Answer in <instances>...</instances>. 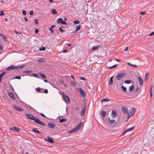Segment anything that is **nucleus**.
<instances>
[{"instance_id": "1", "label": "nucleus", "mask_w": 154, "mask_h": 154, "mask_svg": "<svg viewBox=\"0 0 154 154\" xmlns=\"http://www.w3.org/2000/svg\"><path fill=\"white\" fill-rule=\"evenodd\" d=\"M26 115L28 118L34 120L36 123L42 126H45V125L44 123L42 122L37 117H34L33 116L30 114H26Z\"/></svg>"}, {"instance_id": "2", "label": "nucleus", "mask_w": 154, "mask_h": 154, "mask_svg": "<svg viewBox=\"0 0 154 154\" xmlns=\"http://www.w3.org/2000/svg\"><path fill=\"white\" fill-rule=\"evenodd\" d=\"M82 124V122H80V123L77 125L73 129L71 130L68 131V133H71L74 132L79 130L80 129Z\"/></svg>"}, {"instance_id": "3", "label": "nucleus", "mask_w": 154, "mask_h": 154, "mask_svg": "<svg viewBox=\"0 0 154 154\" xmlns=\"http://www.w3.org/2000/svg\"><path fill=\"white\" fill-rule=\"evenodd\" d=\"M136 111V109L134 107H133L130 110L127 116V120L126 122L132 116H133L135 113V112Z\"/></svg>"}, {"instance_id": "4", "label": "nucleus", "mask_w": 154, "mask_h": 154, "mask_svg": "<svg viewBox=\"0 0 154 154\" xmlns=\"http://www.w3.org/2000/svg\"><path fill=\"white\" fill-rule=\"evenodd\" d=\"M24 66H17L13 65L11 66L6 68V70L7 71L10 70L11 69H20L22 68Z\"/></svg>"}, {"instance_id": "5", "label": "nucleus", "mask_w": 154, "mask_h": 154, "mask_svg": "<svg viewBox=\"0 0 154 154\" xmlns=\"http://www.w3.org/2000/svg\"><path fill=\"white\" fill-rule=\"evenodd\" d=\"M76 90L77 92L79 93L82 97H84L86 96L85 92L81 88H76Z\"/></svg>"}, {"instance_id": "6", "label": "nucleus", "mask_w": 154, "mask_h": 154, "mask_svg": "<svg viewBox=\"0 0 154 154\" xmlns=\"http://www.w3.org/2000/svg\"><path fill=\"white\" fill-rule=\"evenodd\" d=\"M125 75V73H121L117 74L116 76V78L117 80H119L124 77Z\"/></svg>"}, {"instance_id": "7", "label": "nucleus", "mask_w": 154, "mask_h": 154, "mask_svg": "<svg viewBox=\"0 0 154 154\" xmlns=\"http://www.w3.org/2000/svg\"><path fill=\"white\" fill-rule=\"evenodd\" d=\"M57 23L58 24L61 23L62 24L65 25L67 24V23L63 21L62 18H59L57 20Z\"/></svg>"}, {"instance_id": "8", "label": "nucleus", "mask_w": 154, "mask_h": 154, "mask_svg": "<svg viewBox=\"0 0 154 154\" xmlns=\"http://www.w3.org/2000/svg\"><path fill=\"white\" fill-rule=\"evenodd\" d=\"M13 108L17 111H23V109L15 105L13 106Z\"/></svg>"}, {"instance_id": "9", "label": "nucleus", "mask_w": 154, "mask_h": 154, "mask_svg": "<svg viewBox=\"0 0 154 154\" xmlns=\"http://www.w3.org/2000/svg\"><path fill=\"white\" fill-rule=\"evenodd\" d=\"M47 138L48 139H45V141H48L51 143H52L54 142V141L52 137H50L49 136H48Z\"/></svg>"}, {"instance_id": "10", "label": "nucleus", "mask_w": 154, "mask_h": 154, "mask_svg": "<svg viewBox=\"0 0 154 154\" xmlns=\"http://www.w3.org/2000/svg\"><path fill=\"white\" fill-rule=\"evenodd\" d=\"M86 108V106H85L82 109L81 111L80 112V115L81 116H82L85 115Z\"/></svg>"}, {"instance_id": "11", "label": "nucleus", "mask_w": 154, "mask_h": 154, "mask_svg": "<svg viewBox=\"0 0 154 154\" xmlns=\"http://www.w3.org/2000/svg\"><path fill=\"white\" fill-rule=\"evenodd\" d=\"M117 115V112L116 110H113L112 111V112L111 113V115L112 116V117L113 118H114L116 117Z\"/></svg>"}, {"instance_id": "12", "label": "nucleus", "mask_w": 154, "mask_h": 154, "mask_svg": "<svg viewBox=\"0 0 154 154\" xmlns=\"http://www.w3.org/2000/svg\"><path fill=\"white\" fill-rule=\"evenodd\" d=\"M10 130L11 131H16L17 132H18L20 130V129L17 128L15 127H14L13 128H10Z\"/></svg>"}, {"instance_id": "13", "label": "nucleus", "mask_w": 154, "mask_h": 154, "mask_svg": "<svg viewBox=\"0 0 154 154\" xmlns=\"http://www.w3.org/2000/svg\"><path fill=\"white\" fill-rule=\"evenodd\" d=\"M46 59L45 58H40L37 60L38 62H43L46 61Z\"/></svg>"}, {"instance_id": "14", "label": "nucleus", "mask_w": 154, "mask_h": 154, "mask_svg": "<svg viewBox=\"0 0 154 154\" xmlns=\"http://www.w3.org/2000/svg\"><path fill=\"white\" fill-rule=\"evenodd\" d=\"M134 128V126H133V127H131V128H128L124 132V134H123V135H124V134L125 133H126V132H128V131H132L133 129Z\"/></svg>"}, {"instance_id": "15", "label": "nucleus", "mask_w": 154, "mask_h": 154, "mask_svg": "<svg viewBox=\"0 0 154 154\" xmlns=\"http://www.w3.org/2000/svg\"><path fill=\"white\" fill-rule=\"evenodd\" d=\"M48 126L49 128H53L55 127V125L53 124H48Z\"/></svg>"}, {"instance_id": "16", "label": "nucleus", "mask_w": 154, "mask_h": 154, "mask_svg": "<svg viewBox=\"0 0 154 154\" xmlns=\"http://www.w3.org/2000/svg\"><path fill=\"white\" fill-rule=\"evenodd\" d=\"M138 79L140 84V85H142L143 84V81L142 78L140 76H138Z\"/></svg>"}, {"instance_id": "17", "label": "nucleus", "mask_w": 154, "mask_h": 154, "mask_svg": "<svg viewBox=\"0 0 154 154\" xmlns=\"http://www.w3.org/2000/svg\"><path fill=\"white\" fill-rule=\"evenodd\" d=\"M122 110L124 114H126L128 113V112H127V108L125 107H124L122 108Z\"/></svg>"}, {"instance_id": "18", "label": "nucleus", "mask_w": 154, "mask_h": 154, "mask_svg": "<svg viewBox=\"0 0 154 154\" xmlns=\"http://www.w3.org/2000/svg\"><path fill=\"white\" fill-rule=\"evenodd\" d=\"M100 115L103 117H104L106 115V112L104 111H101L100 112Z\"/></svg>"}, {"instance_id": "19", "label": "nucleus", "mask_w": 154, "mask_h": 154, "mask_svg": "<svg viewBox=\"0 0 154 154\" xmlns=\"http://www.w3.org/2000/svg\"><path fill=\"white\" fill-rule=\"evenodd\" d=\"M100 46V45H96L93 46L92 47V50H94L97 49Z\"/></svg>"}, {"instance_id": "20", "label": "nucleus", "mask_w": 154, "mask_h": 154, "mask_svg": "<svg viewBox=\"0 0 154 154\" xmlns=\"http://www.w3.org/2000/svg\"><path fill=\"white\" fill-rule=\"evenodd\" d=\"M9 95L10 97L13 100H15V98L14 97V95L12 93H9Z\"/></svg>"}, {"instance_id": "21", "label": "nucleus", "mask_w": 154, "mask_h": 154, "mask_svg": "<svg viewBox=\"0 0 154 154\" xmlns=\"http://www.w3.org/2000/svg\"><path fill=\"white\" fill-rule=\"evenodd\" d=\"M32 131L35 133H36L38 134L40 133L41 132L37 130L36 128H34L32 129Z\"/></svg>"}, {"instance_id": "22", "label": "nucleus", "mask_w": 154, "mask_h": 154, "mask_svg": "<svg viewBox=\"0 0 154 154\" xmlns=\"http://www.w3.org/2000/svg\"><path fill=\"white\" fill-rule=\"evenodd\" d=\"M81 27V26L80 25L77 26L75 27V32H74V33L77 32L78 30H79Z\"/></svg>"}, {"instance_id": "23", "label": "nucleus", "mask_w": 154, "mask_h": 154, "mask_svg": "<svg viewBox=\"0 0 154 154\" xmlns=\"http://www.w3.org/2000/svg\"><path fill=\"white\" fill-rule=\"evenodd\" d=\"M109 122L110 124H112L115 123V120L114 119H109Z\"/></svg>"}, {"instance_id": "24", "label": "nucleus", "mask_w": 154, "mask_h": 154, "mask_svg": "<svg viewBox=\"0 0 154 154\" xmlns=\"http://www.w3.org/2000/svg\"><path fill=\"white\" fill-rule=\"evenodd\" d=\"M63 95L64 99L66 102H67V96L65 94L63 93Z\"/></svg>"}, {"instance_id": "25", "label": "nucleus", "mask_w": 154, "mask_h": 154, "mask_svg": "<svg viewBox=\"0 0 154 154\" xmlns=\"http://www.w3.org/2000/svg\"><path fill=\"white\" fill-rule=\"evenodd\" d=\"M113 76L111 77L110 79V80L109 82V84L112 85L113 84Z\"/></svg>"}, {"instance_id": "26", "label": "nucleus", "mask_w": 154, "mask_h": 154, "mask_svg": "<svg viewBox=\"0 0 154 154\" xmlns=\"http://www.w3.org/2000/svg\"><path fill=\"white\" fill-rule=\"evenodd\" d=\"M51 11L52 14H57V13L56 10L54 9H52Z\"/></svg>"}, {"instance_id": "27", "label": "nucleus", "mask_w": 154, "mask_h": 154, "mask_svg": "<svg viewBox=\"0 0 154 154\" xmlns=\"http://www.w3.org/2000/svg\"><path fill=\"white\" fill-rule=\"evenodd\" d=\"M127 63L128 65H129L132 66L134 67H137V66L136 65H133L132 64H131V63H130L129 62H127Z\"/></svg>"}, {"instance_id": "28", "label": "nucleus", "mask_w": 154, "mask_h": 154, "mask_svg": "<svg viewBox=\"0 0 154 154\" xmlns=\"http://www.w3.org/2000/svg\"><path fill=\"white\" fill-rule=\"evenodd\" d=\"M134 86L133 85H131V86H130V87H129V90L130 91H132V90L134 89Z\"/></svg>"}, {"instance_id": "29", "label": "nucleus", "mask_w": 154, "mask_h": 154, "mask_svg": "<svg viewBox=\"0 0 154 154\" xmlns=\"http://www.w3.org/2000/svg\"><path fill=\"white\" fill-rule=\"evenodd\" d=\"M109 101V100L108 99L103 98L101 102H103H103H108Z\"/></svg>"}, {"instance_id": "30", "label": "nucleus", "mask_w": 154, "mask_h": 154, "mask_svg": "<svg viewBox=\"0 0 154 154\" xmlns=\"http://www.w3.org/2000/svg\"><path fill=\"white\" fill-rule=\"evenodd\" d=\"M71 84L73 86H75L76 85V83L75 82H71Z\"/></svg>"}, {"instance_id": "31", "label": "nucleus", "mask_w": 154, "mask_h": 154, "mask_svg": "<svg viewBox=\"0 0 154 154\" xmlns=\"http://www.w3.org/2000/svg\"><path fill=\"white\" fill-rule=\"evenodd\" d=\"M59 120H60V123H63V122L66 121V119H60Z\"/></svg>"}, {"instance_id": "32", "label": "nucleus", "mask_w": 154, "mask_h": 154, "mask_svg": "<svg viewBox=\"0 0 154 154\" xmlns=\"http://www.w3.org/2000/svg\"><path fill=\"white\" fill-rule=\"evenodd\" d=\"M122 89L123 91H124L125 92L127 91V89L126 87H125L124 86H122Z\"/></svg>"}, {"instance_id": "33", "label": "nucleus", "mask_w": 154, "mask_h": 154, "mask_svg": "<svg viewBox=\"0 0 154 154\" xmlns=\"http://www.w3.org/2000/svg\"><path fill=\"white\" fill-rule=\"evenodd\" d=\"M149 74L148 73H146L145 76V79L146 80L149 77Z\"/></svg>"}, {"instance_id": "34", "label": "nucleus", "mask_w": 154, "mask_h": 154, "mask_svg": "<svg viewBox=\"0 0 154 154\" xmlns=\"http://www.w3.org/2000/svg\"><path fill=\"white\" fill-rule=\"evenodd\" d=\"M126 84H129L131 82V81L130 80H126L124 82Z\"/></svg>"}, {"instance_id": "35", "label": "nucleus", "mask_w": 154, "mask_h": 154, "mask_svg": "<svg viewBox=\"0 0 154 154\" xmlns=\"http://www.w3.org/2000/svg\"><path fill=\"white\" fill-rule=\"evenodd\" d=\"M5 72H3L1 74H0V77L2 78L3 75L5 74Z\"/></svg>"}, {"instance_id": "36", "label": "nucleus", "mask_w": 154, "mask_h": 154, "mask_svg": "<svg viewBox=\"0 0 154 154\" xmlns=\"http://www.w3.org/2000/svg\"><path fill=\"white\" fill-rule=\"evenodd\" d=\"M45 49H46V48L45 47H43L42 48H39V50L40 51H45Z\"/></svg>"}, {"instance_id": "37", "label": "nucleus", "mask_w": 154, "mask_h": 154, "mask_svg": "<svg viewBox=\"0 0 154 154\" xmlns=\"http://www.w3.org/2000/svg\"><path fill=\"white\" fill-rule=\"evenodd\" d=\"M3 38L4 41H7V38L6 36L5 35H3Z\"/></svg>"}, {"instance_id": "38", "label": "nucleus", "mask_w": 154, "mask_h": 154, "mask_svg": "<svg viewBox=\"0 0 154 154\" xmlns=\"http://www.w3.org/2000/svg\"><path fill=\"white\" fill-rule=\"evenodd\" d=\"M23 72L26 73L27 74H29L31 72V71L30 70H27L24 71Z\"/></svg>"}, {"instance_id": "39", "label": "nucleus", "mask_w": 154, "mask_h": 154, "mask_svg": "<svg viewBox=\"0 0 154 154\" xmlns=\"http://www.w3.org/2000/svg\"><path fill=\"white\" fill-rule=\"evenodd\" d=\"M74 23L75 24H77L79 23V22L78 20H75L74 21Z\"/></svg>"}, {"instance_id": "40", "label": "nucleus", "mask_w": 154, "mask_h": 154, "mask_svg": "<svg viewBox=\"0 0 154 154\" xmlns=\"http://www.w3.org/2000/svg\"><path fill=\"white\" fill-rule=\"evenodd\" d=\"M26 108L28 109H33L32 107L29 105H27L26 106Z\"/></svg>"}, {"instance_id": "41", "label": "nucleus", "mask_w": 154, "mask_h": 154, "mask_svg": "<svg viewBox=\"0 0 154 154\" xmlns=\"http://www.w3.org/2000/svg\"><path fill=\"white\" fill-rule=\"evenodd\" d=\"M35 90L39 92H40L41 89L40 87H38L35 88Z\"/></svg>"}, {"instance_id": "42", "label": "nucleus", "mask_w": 154, "mask_h": 154, "mask_svg": "<svg viewBox=\"0 0 154 154\" xmlns=\"http://www.w3.org/2000/svg\"><path fill=\"white\" fill-rule=\"evenodd\" d=\"M22 13L23 15H26V11L24 10L22 11Z\"/></svg>"}, {"instance_id": "43", "label": "nucleus", "mask_w": 154, "mask_h": 154, "mask_svg": "<svg viewBox=\"0 0 154 154\" xmlns=\"http://www.w3.org/2000/svg\"><path fill=\"white\" fill-rule=\"evenodd\" d=\"M40 75L42 77L44 78H45L46 79V76L45 75H44V74H40Z\"/></svg>"}, {"instance_id": "44", "label": "nucleus", "mask_w": 154, "mask_h": 154, "mask_svg": "<svg viewBox=\"0 0 154 154\" xmlns=\"http://www.w3.org/2000/svg\"><path fill=\"white\" fill-rule=\"evenodd\" d=\"M21 77L20 76H16L14 77V79H21Z\"/></svg>"}, {"instance_id": "45", "label": "nucleus", "mask_w": 154, "mask_h": 154, "mask_svg": "<svg viewBox=\"0 0 154 154\" xmlns=\"http://www.w3.org/2000/svg\"><path fill=\"white\" fill-rule=\"evenodd\" d=\"M35 22L36 24H38V20L37 19H35Z\"/></svg>"}, {"instance_id": "46", "label": "nucleus", "mask_w": 154, "mask_h": 154, "mask_svg": "<svg viewBox=\"0 0 154 154\" xmlns=\"http://www.w3.org/2000/svg\"><path fill=\"white\" fill-rule=\"evenodd\" d=\"M116 66H117V65L116 64L114 65L113 66H112L109 67V69L112 68H114V67H116Z\"/></svg>"}, {"instance_id": "47", "label": "nucleus", "mask_w": 154, "mask_h": 154, "mask_svg": "<svg viewBox=\"0 0 154 154\" xmlns=\"http://www.w3.org/2000/svg\"><path fill=\"white\" fill-rule=\"evenodd\" d=\"M4 12L3 11H0V15H2L4 14Z\"/></svg>"}, {"instance_id": "48", "label": "nucleus", "mask_w": 154, "mask_h": 154, "mask_svg": "<svg viewBox=\"0 0 154 154\" xmlns=\"http://www.w3.org/2000/svg\"><path fill=\"white\" fill-rule=\"evenodd\" d=\"M49 30L52 33H53L54 32V31L53 30L52 28H49Z\"/></svg>"}, {"instance_id": "49", "label": "nucleus", "mask_w": 154, "mask_h": 154, "mask_svg": "<svg viewBox=\"0 0 154 154\" xmlns=\"http://www.w3.org/2000/svg\"><path fill=\"white\" fill-rule=\"evenodd\" d=\"M149 36H152L153 35H154V31L151 32L150 33L149 35Z\"/></svg>"}, {"instance_id": "50", "label": "nucleus", "mask_w": 154, "mask_h": 154, "mask_svg": "<svg viewBox=\"0 0 154 154\" xmlns=\"http://www.w3.org/2000/svg\"><path fill=\"white\" fill-rule=\"evenodd\" d=\"M59 30L61 32H64L65 31L63 30L61 27H59Z\"/></svg>"}, {"instance_id": "51", "label": "nucleus", "mask_w": 154, "mask_h": 154, "mask_svg": "<svg viewBox=\"0 0 154 154\" xmlns=\"http://www.w3.org/2000/svg\"><path fill=\"white\" fill-rule=\"evenodd\" d=\"M29 14L30 15H32L33 14V11H31L29 12Z\"/></svg>"}, {"instance_id": "52", "label": "nucleus", "mask_w": 154, "mask_h": 154, "mask_svg": "<svg viewBox=\"0 0 154 154\" xmlns=\"http://www.w3.org/2000/svg\"><path fill=\"white\" fill-rule=\"evenodd\" d=\"M38 30L37 29H36L35 30V33H38Z\"/></svg>"}, {"instance_id": "53", "label": "nucleus", "mask_w": 154, "mask_h": 154, "mask_svg": "<svg viewBox=\"0 0 154 154\" xmlns=\"http://www.w3.org/2000/svg\"><path fill=\"white\" fill-rule=\"evenodd\" d=\"M140 14L143 15L145 14L146 13V12L142 11L140 12Z\"/></svg>"}, {"instance_id": "54", "label": "nucleus", "mask_w": 154, "mask_h": 154, "mask_svg": "<svg viewBox=\"0 0 154 154\" xmlns=\"http://www.w3.org/2000/svg\"><path fill=\"white\" fill-rule=\"evenodd\" d=\"M80 79L81 80H85L86 79L85 78L82 77L80 78Z\"/></svg>"}, {"instance_id": "55", "label": "nucleus", "mask_w": 154, "mask_h": 154, "mask_svg": "<svg viewBox=\"0 0 154 154\" xmlns=\"http://www.w3.org/2000/svg\"><path fill=\"white\" fill-rule=\"evenodd\" d=\"M44 92L45 94H47L48 92V91L47 89H45L44 90Z\"/></svg>"}, {"instance_id": "56", "label": "nucleus", "mask_w": 154, "mask_h": 154, "mask_svg": "<svg viewBox=\"0 0 154 154\" xmlns=\"http://www.w3.org/2000/svg\"><path fill=\"white\" fill-rule=\"evenodd\" d=\"M14 32L16 33V34H20V33H19V32H17V30H14Z\"/></svg>"}, {"instance_id": "57", "label": "nucleus", "mask_w": 154, "mask_h": 154, "mask_svg": "<svg viewBox=\"0 0 154 154\" xmlns=\"http://www.w3.org/2000/svg\"><path fill=\"white\" fill-rule=\"evenodd\" d=\"M32 75L34 76V77H38V76L35 74V73H33L32 74Z\"/></svg>"}, {"instance_id": "58", "label": "nucleus", "mask_w": 154, "mask_h": 154, "mask_svg": "<svg viewBox=\"0 0 154 154\" xmlns=\"http://www.w3.org/2000/svg\"><path fill=\"white\" fill-rule=\"evenodd\" d=\"M23 154H28V153L27 152H25L24 151H23V152H22Z\"/></svg>"}, {"instance_id": "59", "label": "nucleus", "mask_w": 154, "mask_h": 154, "mask_svg": "<svg viewBox=\"0 0 154 154\" xmlns=\"http://www.w3.org/2000/svg\"><path fill=\"white\" fill-rule=\"evenodd\" d=\"M40 114L42 116L46 117L42 113H41Z\"/></svg>"}, {"instance_id": "60", "label": "nucleus", "mask_w": 154, "mask_h": 154, "mask_svg": "<svg viewBox=\"0 0 154 154\" xmlns=\"http://www.w3.org/2000/svg\"><path fill=\"white\" fill-rule=\"evenodd\" d=\"M139 88H138V87H137V89H136V92L138 91H139Z\"/></svg>"}, {"instance_id": "61", "label": "nucleus", "mask_w": 154, "mask_h": 154, "mask_svg": "<svg viewBox=\"0 0 154 154\" xmlns=\"http://www.w3.org/2000/svg\"><path fill=\"white\" fill-rule=\"evenodd\" d=\"M24 19H25V21H26V22L28 21V20H27V18H26V17H24Z\"/></svg>"}, {"instance_id": "62", "label": "nucleus", "mask_w": 154, "mask_h": 154, "mask_svg": "<svg viewBox=\"0 0 154 154\" xmlns=\"http://www.w3.org/2000/svg\"><path fill=\"white\" fill-rule=\"evenodd\" d=\"M3 47L2 46H1V45L0 46V50H2L3 49Z\"/></svg>"}, {"instance_id": "63", "label": "nucleus", "mask_w": 154, "mask_h": 154, "mask_svg": "<svg viewBox=\"0 0 154 154\" xmlns=\"http://www.w3.org/2000/svg\"><path fill=\"white\" fill-rule=\"evenodd\" d=\"M55 27V26L54 25H52L50 28H53L54 27Z\"/></svg>"}, {"instance_id": "64", "label": "nucleus", "mask_w": 154, "mask_h": 154, "mask_svg": "<svg viewBox=\"0 0 154 154\" xmlns=\"http://www.w3.org/2000/svg\"><path fill=\"white\" fill-rule=\"evenodd\" d=\"M128 47L126 48H125V49H124V51H126L127 50H128Z\"/></svg>"}]
</instances>
